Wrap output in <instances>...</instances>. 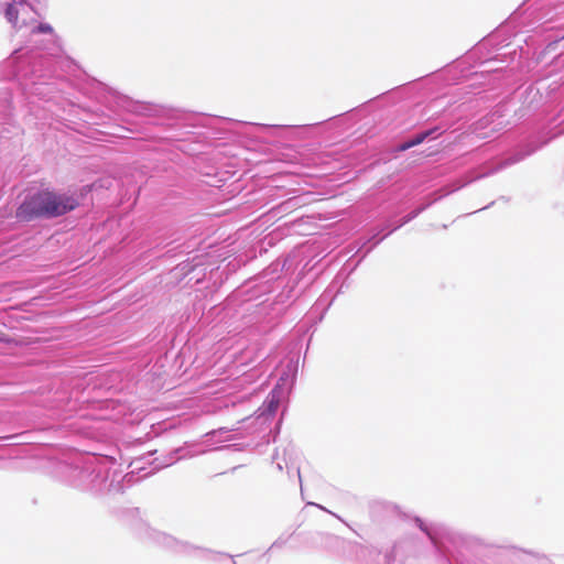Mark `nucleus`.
I'll use <instances>...</instances> for the list:
<instances>
[{"label":"nucleus","mask_w":564,"mask_h":564,"mask_svg":"<svg viewBox=\"0 0 564 564\" xmlns=\"http://www.w3.org/2000/svg\"><path fill=\"white\" fill-rule=\"evenodd\" d=\"M78 206L73 195L43 189L28 196L18 207V219L29 221L36 218H55L63 216Z\"/></svg>","instance_id":"f257e3e1"},{"label":"nucleus","mask_w":564,"mask_h":564,"mask_svg":"<svg viewBox=\"0 0 564 564\" xmlns=\"http://www.w3.org/2000/svg\"><path fill=\"white\" fill-rule=\"evenodd\" d=\"M19 11L14 4H9L6 9L7 20L15 28L18 25Z\"/></svg>","instance_id":"f03ea898"},{"label":"nucleus","mask_w":564,"mask_h":564,"mask_svg":"<svg viewBox=\"0 0 564 564\" xmlns=\"http://www.w3.org/2000/svg\"><path fill=\"white\" fill-rule=\"evenodd\" d=\"M434 132V129L424 131L422 133H419L413 139H411V143L413 147L421 144L425 139H427L432 133Z\"/></svg>","instance_id":"7ed1b4c3"},{"label":"nucleus","mask_w":564,"mask_h":564,"mask_svg":"<svg viewBox=\"0 0 564 564\" xmlns=\"http://www.w3.org/2000/svg\"><path fill=\"white\" fill-rule=\"evenodd\" d=\"M52 31H53V29L48 24H40L37 26V32H40V33H51Z\"/></svg>","instance_id":"20e7f679"},{"label":"nucleus","mask_w":564,"mask_h":564,"mask_svg":"<svg viewBox=\"0 0 564 564\" xmlns=\"http://www.w3.org/2000/svg\"><path fill=\"white\" fill-rule=\"evenodd\" d=\"M411 148H413L411 141H406V142L401 143L400 145H398L397 151L403 152V151H406V150H409Z\"/></svg>","instance_id":"39448f33"}]
</instances>
